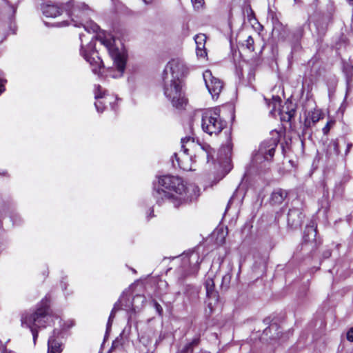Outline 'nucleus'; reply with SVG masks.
I'll use <instances>...</instances> for the list:
<instances>
[{
  "instance_id": "obj_1",
  "label": "nucleus",
  "mask_w": 353,
  "mask_h": 353,
  "mask_svg": "<svg viewBox=\"0 0 353 353\" xmlns=\"http://www.w3.org/2000/svg\"><path fill=\"white\" fill-rule=\"evenodd\" d=\"M152 195L158 205L168 201L177 208L196 200L199 188L194 184H184L180 177L166 175L159 178L157 185L154 183Z\"/></svg>"
},
{
  "instance_id": "obj_20",
  "label": "nucleus",
  "mask_w": 353,
  "mask_h": 353,
  "mask_svg": "<svg viewBox=\"0 0 353 353\" xmlns=\"http://www.w3.org/2000/svg\"><path fill=\"white\" fill-rule=\"evenodd\" d=\"M326 157L328 159L335 160L339 154V143L336 140H332L326 148Z\"/></svg>"
},
{
  "instance_id": "obj_22",
  "label": "nucleus",
  "mask_w": 353,
  "mask_h": 353,
  "mask_svg": "<svg viewBox=\"0 0 353 353\" xmlns=\"http://www.w3.org/2000/svg\"><path fill=\"white\" fill-rule=\"evenodd\" d=\"M288 196V192L283 189L275 190L271 195L270 203L272 205L281 204Z\"/></svg>"
},
{
  "instance_id": "obj_29",
  "label": "nucleus",
  "mask_w": 353,
  "mask_h": 353,
  "mask_svg": "<svg viewBox=\"0 0 353 353\" xmlns=\"http://www.w3.org/2000/svg\"><path fill=\"white\" fill-rule=\"evenodd\" d=\"M295 114V110L294 109H292L291 110H289L286 112L284 114L283 110L281 112V117L282 119L290 121L292 117H294Z\"/></svg>"
},
{
  "instance_id": "obj_48",
  "label": "nucleus",
  "mask_w": 353,
  "mask_h": 353,
  "mask_svg": "<svg viewBox=\"0 0 353 353\" xmlns=\"http://www.w3.org/2000/svg\"><path fill=\"white\" fill-rule=\"evenodd\" d=\"M227 278V275H225V276H223V279H226Z\"/></svg>"
},
{
  "instance_id": "obj_21",
  "label": "nucleus",
  "mask_w": 353,
  "mask_h": 353,
  "mask_svg": "<svg viewBox=\"0 0 353 353\" xmlns=\"http://www.w3.org/2000/svg\"><path fill=\"white\" fill-rule=\"evenodd\" d=\"M316 229L314 225L313 224L307 225L303 234L304 242L305 243H311L316 244Z\"/></svg>"
},
{
  "instance_id": "obj_10",
  "label": "nucleus",
  "mask_w": 353,
  "mask_h": 353,
  "mask_svg": "<svg viewBox=\"0 0 353 353\" xmlns=\"http://www.w3.org/2000/svg\"><path fill=\"white\" fill-rule=\"evenodd\" d=\"M188 72V69L184 62L179 59H172L166 65L163 76L169 75L170 78H174L177 81L181 79Z\"/></svg>"
},
{
  "instance_id": "obj_30",
  "label": "nucleus",
  "mask_w": 353,
  "mask_h": 353,
  "mask_svg": "<svg viewBox=\"0 0 353 353\" xmlns=\"http://www.w3.org/2000/svg\"><path fill=\"white\" fill-rule=\"evenodd\" d=\"M3 1L5 2L4 10H5V11L8 12V16L10 17L12 14H14V12L16 11V8L13 6L10 5L8 3V2L7 1V0H3Z\"/></svg>"
},
{
  "instance_id": "obj_35",
  "label": "nucleus",
  "mask_w": 353,
  "mask_h": 353,
  "mask_svg": "<svg viewBox=\"0 0 353 353\" xmlns=\"http://www.w3.org/2000/svg\"><path fill=\"white\" fill-rule=\"evenodd\" d=\"M196 52L198 57L204 58L207 56V52L205 48H202L201 49L196 48Z\"/></svg>"
},
{
  "instance_id": "obj_36",
  "label": "nucleus",
  "mask_w": 353,
  "mask_h": 353,
  "mask_svg": "<svg viewBox=\"0 0 353 353\" xmlns=\"http://www.w3.org/2000/svg\"><path fill=\"white\" fill-rule=\"evenodd\" d=\"M277 325L276 324H272L270 325V326H269L268 327H267L266 329H265L263 333L265 334V335H268L269 334L271 333V331L272 330H277Z\"/></svg>"
},
{
  "instance_id": "obj_47",
  "label": "nucleus",
  "mask_w": 353,
  "mask_h": 353,
  "mask_svg": "<svg viewBox=\"0 0 353 353\" xmlns=\"http://www.w3.org/2000/svg\"><path fill=\"white\" fill-rule=\"evenodd\" d=\"M154 215H153V210L151 211V212L150 213V214L148 215V217L151 218Z\"/></svg>"
},
{
  "instance_id": "obj_4",
  "label": "nucleus",
  "mask_w": 353,
  "mask_h": 353,
  "mask_svg": "<svg viewBox=\"0 0 353 353\" xmlns=\"http://www.w3.org/2000/svg\"><path fill=\"white\" fill-rule=\"evenodd\" d=\"M97 39L108 50L110 57L113 60L114 66L117 68V73L112 74L113 78L122 77L126 64V54L124 50H119L114 46V39L110 35L98 36Z\"/></svg>"
},
{
  "instance_id": "obj_49",
  "label": "nucleus",
  "mask_w": 353,
  "mask_h": 353,
  "mask_svg": "<svg viewBox=\"0 0 353 353\" xmlns=\"http://www.w3.org/2000/svg\"><path fill=\"white\" fill-rule=\"evenodd\" d=\"M295 2H296L298 0H294Z\"/></svg>"
},
{
  "instance_id": "obj_6",
  "label": "nucleus",
  "mask_w": 353,
  "mask_h": 353,
  "mask_svg": "<svg viewBox=\"0 0 353 353\" xmlns=\"http://www.w3.org/2000/svg\"><path fill=\"white\" fill-rule=\"evenodd\" d=\"M226 121L221 117L218 108L205 110L202 114L201 127L210 135L219 134L226 126Z\"/></svg>"
},
{
  "instance_id": "obj_17",
  "label": "nucleus",
  "mask_w": 353,
  "mask_h": 353,
  "mask_svg": "<svg viewBox=\"0 0 353 353\" xmlns=\"http://www.w3.org/2000/svg\"><path fill=\"white\" fill-rule=\"evenodd\" d=\"M118 301H121L119 304V310H124L128 312H136L140 310V305L134 303L130 297L122 295Z\"/></svg>"
},
{
  "instance_id": "obj_12",
  "label": "nucleus",
  "mask_w": 353,
  "mask_h": 353,
  "mask_svg": "<svg viewBox=\"0 0 353 353\" xmlns=\"http://www.w3.org/2000/svg\"><path fill=\"white\" fill-rule=\"evenodd\" d=\"M181 148L185 154H188L189 148L197 146L203 153L205 154L207 161H209L210 157H212L213 149L208 143H194V138L191 136H187L181 139Z\"/></svg>"
},
{
  "instance_id": "obj_24",
  "label": "nucleus",
  "mask_w": 353,
  "mask_h": 353,
  "mask_svg": "<svg viewBox=\"0 0 353 353\" xmlns=\"http://www.w3.org/2000/svg\"><path fill=\"white\" fill-rule=\"evenodd\" d=\"M121 301H117L115 303V304L114 305V307L110 312V316H109V319H108V323H107V326H106V332H105V336L108 334L109 332L111 330V327H112V321H113V319L115 316V313L119 310V304Z\"/></svg>"
},
{
  "instance_id": "obj_40",
  "label": "nucleus",
  "mask_w": 353,
  "mask_h": 353,
  "mask_svg": "<svg viewBox=\"0 0 353 353\" xmlns=\"http://www.w3.org/2000/svg\"><path fill=\"white\" fill-rule=\"evenodd\" d=\"M332 122H327L325 126L323 128V132L325 134H327L330 130V125Z\"/></svg>"
},
{
  "instance_id": "obj_8",
  "label": "nucleus",
  "mask_w": 353,
  "mask_h": 353,
  "mask_svg": "<svg viewBox=\"0 0 353 353\" xmlns=\"http://www.w3.org/2000/svg\"><path fill=\"white\" fill-rule=\"evenodd\" d=\"M83 37H85V35L82 34H79V38L81 41V54L90 64L92 68V70L93 72L97 74L99 72V70H100L103 65L102 60L99 57L98 52L95 49V41L92 39L87 45L86 48H84L83 44Z\"/></svg>"
},
{
  "instance_id": "obj_14",
  "label": "nucleus",
  "mask_w": 353,
  "mask_h": 353,
  "mask_svg": "<svg viewBox=\"0 0 353 353\" xmlns=\"http://www.w3.org/2000/svg\"><path fill=\"white\" fill-rule=\"evenodd\" d=\"M94 98L97 101L94 103L95 108L99 112H103L105 109V105L107 103H109L110 105L112 102L110 101L109 97L106 95V90H103L100 85H94Z\"/></svg>"
},
{
  "instance_id": "obj_19",
  "label": "nucleus",
  "mask_w": 353,
  "mask_h": 353,
  "mask_svg": "<svg viewBox=\"0 0 353 353\" xmlns=\"http://www.w3.org/2000/svg\"><path fill=\"white\" fill-rule=\"evenodd\" d=\"M284 33L288 32V34H283L282 33L280 34L281 38L286 40H292V41H298L303 34V28L301 26H299L296 28L293 32H290L289 30L286 28H284L283 29Z\"/></svg>"
},
{
  "instance_id": "obj_18",
  "label": "nucleus",
  "mask_w": 353,
  "mask_h": 353,
  "mask_svg": "<svg viewBox=\"0 0 353 353\" xmlns=\"http://www.w3.org/2000/svg\"><path fill=\"white\" fill-rule=\"evenodd\" d=\"M60 334L59 330H54L52 335L50 336L48 341V353H61V343L59 342L56 337Z\"/></svg>"
},
{
  "instance_id": "obj_26",
  "label": "nucleus",
  "mask_w": 353,
  "mask_h": 353,
  "mask_svg": "<svg viewBox=\"0 0 353 353\" xmlns=\"http://www.w3.org/2000/svg\"><path fill=\"white\" fill-rule=\"evenodd\" d=\"M194 41L196 45V48L199 49L205 48V44L206 41V37L205 34H200L196 35L194 37Z\"/></svg>"
},
{
  "instance_id": "obj_42",
  "label": "nucleus",
  "mask_w": 353,
  "mask_h": 353,
  "mask_svg": "<svg viewBox=\"0 0 353 353\" xmlns=\"http://www.w3.org/2000/svg\"><path fill=\"white\" fill-rule=\"evenodd\" d=\"M70 23L68 22V21H63L60 23H58L56 26L57 27H63V26H66L68 25H69Z\"/></svg>"
},
{
  "instance_id": "obj_27",
  "label": "nucleus",
  "mask_w": 353,
  "mask_h": 353,
  "mask_svg": "<svg viewBox=\"0 0 353 353\" xmlns=\"http://www.w3.org/2000/svg\"><path fill=\"white\" fill-rule=\"evenodd\" d=\"M232 150V143L231 142L230 139H228L227 141V143L225 145H224L221 148V152L224 153V154L228 157L229 154H230Z\"/></svg>"
},
{
  "instance_id": "obj_28",
  "label": "nucleus",
  "mask_w": 353,
  "mask_h": 353,
  "mask_svg": "<svg viewBox=\"0 0 353 353\" xmlns=\"http://www.w3.org/2000/svg\"><path fill=\"white\" fill-rule=\"evenodd\" d=\"M132 301L134 303H136L138 305H140V310L143 306V303L145 301V297L143 295L137 294L134 296L132 299Z\"/></svg>"
},
{
  "instance_id": "obj_7",
  "label": "nucleus",
  "mask_w": 353,
  "mask_h": 353,
  "mask_svg": "<svg viewBox=\"0 0 353 353\" xmlns=\"http://www.w3.org/2000/svg\"><path fill=\"white\" fill-rule=\"evenodd\" d=\"M182 265L179 270L181 279L192 274H195L199 270V265L202 261L199 254L195 252L184 253L182 256Z\"/></svg>"
},
{
  "instance_id": "obj_13",
  "label": "nucleus",
  "mask_w": 353,
  "mask_h": 353,
  "mask_svg": "<svg viewBox=\"0 0 353 353\" xmlns=\"http://www.w3.org/2000/svg\"><path fill=\"white\" fill-rule=\"evenodd\" d=\"M206 294L208 297V306L212 312L219 302V294L215 290L214 281L211 278H208L205 282Z\"/></svg>"
},
{
  "instance_id": "obj_11",
  "label": "nucleus",
  "mask_w": 353,
  "mask_h": 353,
  "mask_svg": "<svg viewBox=\"0 0 353 353\" xmlns=\"http://www.w3.org/2000/svg\"><path fill=\"white\" fill-rule=\"evenodd\" d=\"M205 86L213 99H218L223 88V82L219 78L213 76L210 70L203 73Z\"/></svg>"
},
{
  "instance_id": "obj_33",
  "label": "nucleus",
  "mask_w": 353,
  "mask_h": 353,
  "mask_svg": "<svg viewBox=\"0 0 353 353\" xmlns=\"http://www.w3.org/2000/svg\"><path fill=\"white\" fill-rule=\"evenodd\" d=\"M246 12H247V15H248V19L249 21L251 22L252 19L256 20L255 18V16H254V11L252 10V9L251 8V7L250 6H248L246 8Z\"/></svg>"
},
{
  "instance_id": "obj_3",
  "label": "nucleus",
  "mask_w": 353,
  "mask_h": 353,
  "mask_svg": "<svg viewBox=\"0 0 353 353\" xmlns=\"http://www.w3.org/2000/svg\"><path fill=\"white\" fill-rule=\"evenodd\" d=\"M50 318L49 304L47 300H43L35 310L22 314L21 325L30 328L34 344L38 337L37 328L45 327Z\"/></svg>"
},
{
  "instance_id": "obj_41",
  "label": "nucleus",
  "mask_w": 353,
  "mask_h": 353,
  "mask_svg": "<svg viewBox=\"0 0 353 353\" xmlns=\"http://www.w3.org/2000/svg\"><path fill=\"white\" fill-rule=\"evenodd\" d=\"M219 231H221V236H220L219 241L221 243H223L225 241V232L223 229H220Z\"/></svg>"
},
{
  "instance_id": "obj_45",
  "label": "nucleus",
  "mask_w": 353,
  "mask_h": 353,
  "mask_svg": "<svg viewBox=\"0 0 353 353\" xmlns=\"http://www.w3.org/2000/svg\"><path fill=\"white\" fill-rule=\"evenodd\" d=\"M173 157L176 159V161H177V163H178V165L179 167H181V162H180V160H179V158L178 157V154L176 153H174L173 154Z\"/></svg>"
},
{
  "instance_id": "obj_43",
  "label": "nucleus",
  "mask_w": 353,
  "mask_h": 353,
  "mask_svg": "<svg viewBox=\"0 0 353 353\" xmlns=\"http://www.w3.org/2000/svg\"><path fill=\"white\" fill-rule=\"evenodd\" d=\"M320 117L319 115H312L311 119L314 123H316L319 120Z\"/></svg>"
},
{
  "instance_id": "obj_34",
  "label": "nucleus",
  "mask_w": 353,
  "mask_h": 353,
  "mask_svg": "<svg viewBox=\"0 0 353 353\" xmlns=\"http://www.w3.org/2000/svg\"><path fill=\"white\" fill-rule=\"evenodd\" d=\"M152 302L153 306L154 307V308H155L157 312L158 313V314L159 316H162V314H163V308L161 306V305L159 303H157V301L156 300H154V299H153L152 301Z\"/></svg>"
},
{
  "instance_id": "obj_31",
  "label": "nucleus",
  "mask_w": 353,
  "mask_h": 353,
  "mask_svg": "<svg viewBox=\"0 0 353 353\" xmlns=\"http://www.w3.org/2000/svg\"><path fill=\"white\" fill-rule=\"evenodd\" d=\"M254 39L251 36H249L245 40L246 48L251 52L254 50Z\"/></svg>"
},
{
  "instance_id": "obj_44",
  "label": "nucleus",
  "mask_w": 353,
  "mask_h": 353,
  "mask_svg": "<svg viewBox=\"0 0 353 353\" xmlns=\"http://www.w3.org/2000/svg\"><path fill=\"white\" fill-rule=\"evenodd\" d=\"M352 147V143H348L347 144V148H346L345 153V155H347L349 153V152L350 151Z\"/></svg>"
},
{
  "instance_id": "obj_25",
  "label": "nucleus",
  "mask_w": 353,
  "mask_h": 353,
  "mask_svg": "<svg viewBox=\"0 0 353 353\" xmlns=\"http://www.w3.org/2000/svg\"><path fill=\"white\" fill-rule=\"evenodd\" d=\"M200 343L199 338L194 339L190 343H187L181 350V353H192L194 347Z\"/></svg>"
},
{
  "instance_id": "obj_37",
  "label": "nucleus",
  "mask_w": 353,
  "mask_h": 353,
  "mask_svg": "<svg viewBox=\"0 0 353 353\" xmlns=\"http://www.w3.org/2000/svg\"><path fill=\"white\" fill-rule=\"evenodd\" d=\"M191 1L196 9L201 8L203 3V0H191Z\"/></svg>"
},
{
  "instance_id": "obj_2",
  "label": "nucleus",
  "mask_w": 353,
  "mask_h": 353,
  "mask_svg": "<svg viewBox=\"0 0 353 353\" xmlns=\"http://www.w3.org/2000/svg\"><path fill=\"white\" fill-rule=\"evenodd\" d=\"M65 11L70 18V22L74 26H82L88 32H98L100 27L92 21H89L92 10L84 3H75L73 0L65 3Z\"/></svg>"
},
{
  "instance_id": "obj_15",
  "label": "nucleus",
  "mask_w": 353,
  "mask_h": 353,
  "mask_svg": "<svg viewBox=\"0 0 353 353\" xmlns=\"http://www.w3.org/2000/svg\"><path fill=\"white\" fill-rule=\"evenodd\" d=\"M65 3H58L48 2L42 5L41 10L43 14L46 17L55 18L61 14L65 10Z\"/></svg>"
},
{
  "instance_id": "obj_46",
  "label": "nucleus",
  "mask_w": 353,
  "mask_h": 353,
  "mask_svg": "<svg viewBox=\"0 0 353 353\" xmlns=\"http://www.w3.org/2000/svg\"><path fill=\"white\" fill-rule=\"evenodd\" d=\"M279 333H277L276 335H275V336L274 335H271L270 338L272 339H276L279 338Z\"/></svg>"
},
{
  "instance_id": "obj_5",
  "label": "nucleus",
  "mask_w": 353,
  "mask_h": 353,
  "mask_svg": "<svg viewBox=\"0 0 353 353\" xmlns=\"http://www.w3.org/2000/svg\"><path fill=\"white\" fill-rule=\"evenodd\" d=\"M163 80L165 96L171 101L173 106L177 108H182L186 103L183 90V81L170 78L169 75L163 76Z\"/></svg>"
},
{
  "instance_id": "obj_38",
  "label": "nucleus",
  "mask_w": 353,
  "mask_h": 353,
  "mask_svg": "<svg viewBox=\"0 0 353 353\" xmlns=\"http://www.w3.org/2000/svg\"><path fill=\"white\" fill-rule=\"evenodd\" d=\"M2 72L0 70V94L5 91L4 83L6 82V79L1 78Z\"/></svg>"
},
{
  "instance_id": "obj_39",
  "label": "nucleus",
  "mask_w": 353,
  "mask_h": 353,
  "mask_svg": "<svg viewBox=\"0 0 353 353\" xmlns=\"http://www.w3.org/2000/svg\"><path fill=\"white\" fill-rule=\"evenodd\" d=\"M347 339L349 341L353 342V327H351L347 333Z\"/></svg>"
},
{
  "instance_id": "obj_16",
  "label": "nucleus",
  "mask_w": 353,
  "mask_h": 353,
  "mask_svg": "<svg viewBox=\"0 0 353 353\" xmlns=\"http://www.w3.org/2000/svg\"><path fill=\"white\" fill-rule=\"evenodd\" d=\"M303 214L302 208L298 206H293L288 213V225L292 228H297L301 226L303 222Z\"/></svg>"
},
{
  "instance_id": "obj_32",
  "label": "nucleus",
  "mask_w": 353,
  "mask_h": 353,
  "mask_svg": "<svg viewBox=\"0 0 353 353\" xmlns=\"http://www.w3.org/2000/svg\"><path fill=\"white\" fill-rule=\"evenodd\" d=\"M123 341V339H122V336L121 335H120L119 336H118L113 342H112V349H116V348H118L120 346L122 345V342Z\"/></svg>"
},
{
  "instance_id": "obj_23",
  "label": "nucleus",
  "mask_w": 353,
  "mask_h": 353,
  "mask_svg": "<svg viewBox=\"0 0 353 353\" xmlns=\"http://www.w3.org/2000/svg\"><path fill=\"white\" fill-rule=\"evenodd\" d=\"M343 72L346 77L347 89L353 87V66L350 64H345L343 66Z\"/></svg>"
},
{
  "instance_id": "obj_9",
  "label": "nucleus",
  "mask_w": 353,
  "mask_h": 353,
  "mask_svg": "<svg viewBox=\"0 0 353 353\" xmlns=\"http://www.w3.org/2000/svg\"><path fill=\"white\" fill-rule=\"evenodd\" d=\"M277 143L278 141L275 139H270L262 142L253 157V162L259 164L263 161H271L274 155Z\"/></svg>"
}]
</instances>
